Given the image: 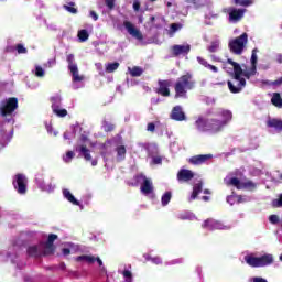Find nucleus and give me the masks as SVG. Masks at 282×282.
<instances>
[{
	"instance_id": "1",
	"label": "nucleus",
	"mask_w": 282,
	"mask_h": 282,
	"mask_svg": "<svg viewBox=\"0 0 282 282\" xmlns=\"http://www.w3.org/2000/svg\"><path fill=\"white\" fill-rule=\"evenodd\" d=\"M226 63L234 67V79L236 83H239V86L235 88V83H232L231 80H228L227 82L228 89L231 94H241V91H243V87H246V78L250 80V78H252V76L257 74V67L251 66L250 69L243 70V68H241V65H239V63L230 58H228ZM241 76H243L245 78Z\"/></svg>"
},
{
	"instance_id": "2",
	"label": "nucleus",
	"mask_w": 282,
	"mask_h": 282,
	"mask_svg": "<svg viewBox=\"0 0 282 282\" xmlns=\"http://www.w3.org/2000/svg\"><path fill=\"white\" fill-rule=\"evenodd\" d=\"M196 82L193 79V74L187 73L182 75L174 84L175 98H186L188 91L195 89Z\"/></svg>"
},
{
	"instance_id": "3",
	"label": "nucleus",
	"mask_w": 282,
	"mask_h": 282,
	"mask_svg": "<svg viewBox=\"0 0 282 282\" xmlns=\"http://www.w3.org/2000/svg\"><path fill=\"white\" fill-rule=\"evenodd\" d=\"M245 261L250 268H265L274 263V257H272V254L257 257L254 253H250L245 256Z\"/></svg>"
},
{
	"instance_id": "4",
	"label": "nucleus",
	"mask_w": 282,
	"mask_h": 282,
	"mask_svg": "<svg viewBox=\"0 0 282 282\" xmlns=\"http://www.w3.org/2000/svg\"><path fill=\"white\" fill-rule=\"evenodd\" d=\"M246 45H248V33H242L240 36L229 41V52L236 56H241L243 50H246Z\"/></svg>"
},
{
	"instance_id": "5",
	"label": "nucleus",
	"mask_w": 282,
	"mask_h": 282,
	"mask_svg": "<svg viewBox=\"0 0 282 282\" xmlns=\"http://www.w3.org/2000/svg\"><path fill=\"white\" fill-rule=\"evenodd\" d=\"M19 109V99L15 97H10L7 99L6 104L1 106L0 113L3 118L6 116H11V113H14Z\"/></svg>"
},
{
	"instance_id": "6",
	"label": "nucleus",
	"mask_w": 282,
	"mask_h": 282,
	"mask_svg": "<svg viewBox=\"0 0 282 282\" xmlns=\"http://www.w3.org/2000/svg\"><path fill=\"white\" fill-rule=\"evenodd\" d=\"M12 184L19 195L28 193V177L24 174H17Z\"/></svg>"
},
{
	"instance_id": "7",
	"label": "nucleus",
	"mask_w": 282,
	"mask_h": 282,
	"mask_svg": "<svg viewBox=\"0 0 282 282\" xmlns=\"http://www.w3.org/2000/svg\"><path fill=\"white\" fill-rule=\"evenodd\" d=\"M229 184L231 186H235L238 191H254L257 188V184L252 181H245L241 182L239 178L237 177H231L229 180Z\"/></svg>"
},
{
	"instance_id": "8",
	"label": "nucleus",
	"mask_w": 282,
	"mask_h": 282,
	"mask_svg": "<svg viewBox=\"0 0 282 282\" xmlns=\"http://www.w3.org/2000/svg\"><path fill=\"white\" fill-rule=\"evenodd\" d=\"M68 63V69L73 76V83H80L84 80V77L78 74V65L74 63L75 57L74 54H68L66 57Z\"/></svg>"
},
{
	"instance_id": "9",
	"label": "nucleus",
	"mask_w": 282,
	"mask_h": 282,
	"mask_svg": "<svg viewBox=\"0 0 282 282\" xmlns=\"http://www.w3.org/2000/svg\"><path fill=\"white\" fill-rule=\"evenodd\" d=\"M203 228H206L207 230H230V226L224 225L221 221L215 219L205 220Z\"/></svg>"
},
{
	"instance_id": "10",
	"label": "nucleus",
	"mask_w": 282,
	"mask_h": 282,
	"mask_svg": "<svg viewBox=\"0 0 282 282\" xmlns=\"http://www.w3.org/2000/svg\"><path fill=\"white\" fill-rule=\"evenodd\" d=\"M246 12H248L247 9H237V8H229L228 9V14H229V21L231 23H239V21H241V19H243V17L246 15Z\"/></svg>"
},
{
	"instance_id": "11",
	"label": "nucleus",
	"mask_w": 282,
	"mask_h": 282,
	"mask_svg": "<svg viewBox=\"0 0 282 282\" xmlns=\"http://www.w3.org/2000/svg\"><path fill=\"white\" fill-rule=\"evenodd\" d=\"M28 254L30 257H47L50 253L45 252V242H42L40 245H33L28 248Z\"/></svg>"
},
{
	"instance_id": "12",
	"label": "nucleus",
	"mask_w": 282,
	"mask_h": 282,
	"mask_svg": "<svg viewBox=\"0 0 282 282\" xmlns=\"http://www.w3.org/2000/svg\"><path fill=\"white\" fill-rule=\"evenodd\" d=\"M159 88L156 89V94L163 96L164 98H169L171 96V80L170 79H160L158 82Z\"/></svg>"
},
{
	"instance_id": "13",
	"label": "nucleus",
	"mask_w": 282,
	"mask_h": 282,
	"mask_svg": "<svg viewBox=\"0 0 282 282\" xmlns=\"http://www.w3.org/2000/svg\"><path fill=\"white\" fill-rule=\"evenodd\" d=\"M123 28H126L128 34H130V36H133V39H137L138 41L144 40V35H142V32L137 29L130 21H124Z\"/></svg>"
},
{
	"instance_id": "14",
	"label": "nucleus",
	"mask_w": 282,
	"mask_h": 282,
	"mask_svg": "<svg viewBox=\"0 0 282 282\" xmlns=\"http://www.w3.org/2000/svg\"><path fill=\"white\" fill-rule=\"evenodd\" d=\"M195 127L200 133H206L210 131V119L198 117V120L195 121Z\"/></svg>"
},
{
	"instance_id": "15",
	"label": "nucleus",
	"mask_w": 282,
	"mask_h": 282,
	"mask_svg": "<svg viewBox=\"0 0 282 282\" xmlns=\"http://www.w3.org/2000/svg\"><path fill=\"white\" fill-rule=\"evenodd\" d=\"M177 181L180 182V184H184L185 182H191V180H193V177H195V173H193V171L191 170H186V169H181L176 175Z\"/></svg>"
},
{
	"instance_id": "16",
	"label": "nucleus",
	"mask_w": 282,
	"mask_h": 282,
	"mask_svg": "<svg viewBox=\"0 0 282 282\" xmlns=\"http://www.w3.org/2000/svg\"><path fill=\"white\" fill-rule=\"evenodd\" d=\"M212 159H213V154H198L189 158L188 162L194 166H199L202 164H205V162H208V160H212Z\"/></svg>"
},
{
	"instance_id": "17",
	"label": "nucleus",
	"mask_w": 282,
	"mask_h": 282,
	"mask_svg": "<svg viewBox=\"0 0 282 282\" xmlns=\"http://www.w3.org/2000/svg\"><path fill=\"white\" fill-rule=\"evenodd\" d=\"M171 52L175 57L182 56V54L183 55L188 54L191 52V44H186V45L175 44L171 47Z\"/></svg>"
},
{
	"instance_id": "18",
	"label": "nucleus",
	"mask_w": 282,
	"mask_h": 282,
	"mask_svg": "<svg viewBox=\"0 0 282 282\" xmlns=\"http://www.w3.org/2000/svg\"><path fill=\"white\" fill-rule=\"evenodd\" d=\"M171 119L176 122H184L186 120V115L182 110V106H175L171 112Z\"/></svg>"
},
{
	"instance_id": "19",
	"label": "nucleus",
	"mask_w": 282,
	"mask_h": 282,
	"mask_svg": "<svg viewBox=\"0 0 282 282\" xmlns=\"http://www.w3.org/2000/svg\"><path fill=\"white\" fill-rule=\"evenodd\" d=\"M56 239H58V236L57 235H54V234H50L48 235V238H47V241L44 242V252L46 254H54V241H56Z\"/></svg>"
},
{
	"instance_id": "20",
	"label": "nucleus",
	"mask_w": 282,
	"mask_h": 282,
	"mask_svg": "<svg viewBox=\"0 0 282 282\" xmlns=\"http://www.w3.org/2000/svg\"><path fill=\"white\" fill-rule=\"evenodd\" d=\"M226 127V122H223L219 119H209V132L219 133Z\"/></svg>"
},
{
	"instance_id": "21",
	"label": "nucleus",
	"mask_w": 282,
	"mask_h": 282,
	"mask_svg": "<svg viewBox=\"0 0 282 282\" xmlns=\"http://www.w3.org/2000/svg\"><path fill=\"white\" fill-rule=\"evenodd\" d=\"M267 127L269 129H274L279 133H281L282 132V120L281 119H276V118H270L267 121Z\"/></svg>"
},
{
	"instance_id": "22",
	"label": "nucleus",
	"mask_w": 282,
	"mask_h": 282,
	"mask_svg": "<svg viewBox=\"0 0 282 282\" xmlns=\"http://www.w3.org/2000/svg\"><path fill=\"white\" fill-rule=\"evenodd\" d=\"M76 261H82L84 263H97L102 268V260L94 256H79L76 258Z\"/></svg>"
},
{
	"instance_id": "23",
	"label": "nucleus",
	"mask_w": 282,
	"mask_h": 282,
	"mask_svg": "<svg viewBox=\"0 0 282 282\" xmlns=\"http://www.w3.org/2000/svg\"><path fill=\"white\" fill-rule=\"evenodd\" d=\"M75 151H77L78 153H80V155L84 156V160H86V162H91V152L89 151V149L87 148V145L82 144V145H77L75 148Z\"/></svg>"
},
{
	"instance_id": "24",
	"label": "nucleus",
	"mask_w": 282,
	"mask_h": 282,
	"mask_svg": "<svg viewBox=\"0 0 282 282\" xmlns=\"http://www.w3.org/2000/svg\"><path fill=\"white\" fill-rule=\"evenodd\" d=\"M141 192L143 193V195H151V193H153V183L151 182V180L147 178V176L143 177Z\"/></svg>"
},
{
	"instance_id": "25",
	"label": "nucleus",
	"mask_w": 282,
	"mask_h": 282,
	"mask_svg": "<svg viewBox=\"0 0 282 282\" xmlns=\"http://www.w3.org/2000/svg\"><path fill=\"white\" fill-rule=\"evenodd\" d=\"M63 196L65 199H67V202L73 204V206H80V202H78V199H76V197L72 195V192H69V189H63Z\"/></svg>"
},
{
	"instance_id": "26",
	"label": "nucleus",
	"mask_w": 282,
	"mask_h": 282,
	"mask_svg": "<svg viewBox=\"0 0 282 282\" xmlns=\"http://www.w3.org/2000/svg\"><path fill=\"white\" fill-rule=\"evenodd\" d=\"M197 62L199 63V65H203V67H206V69H210V72H213L214 74H217V72H219V68H217V66L209 64L208 61L204 59V57L198 56Z\"/></svg>"
},
{
	"instance_id": "27",
	"label": "nucleus",
	"mask_w": 282,
	"mask_h": 282,
	"mask_svg": "<svg viewBox=\"0 0 282 282\" xmlns=\"http://www.w3.org/2000/svg\"><path fill=\"white\" fill-rule=\"evenodd\" d=\"M218 116H221L223 120H220V122H225V127H226V124H228V122H230V120H232V111H230V110L221 109L218 112Z\"/></svg>"
},
{
	"instance_id": "28",
	"label": "nucleus",
	"mask_w": 282,
	"mask_h": 282,
	"mask_svg": "<svg viewBox=\"0 0 282 282\" xmlns=\"http://www.w3.org/2000/svg\"><path fill=\"white\" fill-rule=\"evenodd\" d=\"M53 113L57 116L58 118H65L67 116V109H62L61 106H52Z\"/></svg>"
},
{
	"instance_id": "29",
	"label": "nucleus",
	"mask_w": 282,
	"mask_h": 282,
	"mask_svg": "<svg viewBox=\"0 0 282 282\" xmlns=\"http://www.w3.org/2000/svg\"><path fill=\"white\" fill-rule=\"evenodd\" d=\"M203 186H204V183H202V181L194 185L193 192H192V199H197V196L199 195V193H202Z\"/></svg>"
},
{
	"instance_id": "30",
	"label": "nucleus",
	"mask_w": 282,
	"mask_h": 282,
	"mask_svg": "<svg viewBox=\"0 0 282 282\" xmlns=\"http://www.w3.org/2000/svg\"><path fill=\"white\" fill-rule=\"evenodd\" d=\"M116 151H117L118 160H120V162H122V160H124V158H127V148L124 145H119L116 148Z\"/></svg>"
},
{
	"instance_id": "31",
	"label": "nucleus",
	"mask_w": 282,
	"mask_h": 282,
	"mask_svg": "<svg viewBox=\"0 0 282 282\" xmlns=\"http://www.w3.org/2000/svg\"><path fill=\"white\" fill-rule=\"evenodd\" d=\"M63 9L70 14H78V9L76 8V2H68V4H64Z\"/></svg>"
},
{
	"instance_id": "32",
	"label": "nucleus",
	"mask_w": 282,
	"mask_h": 282,
	"mask_svg": "<svg viewBox=\"0 0 282 282\" xmlns=\"http://www.w3.org/2000/svg\"><path fill=\"white\" fill-rule=\"evenodd\" d=\"M234 6H240L241 8H250L253 6L254 0H234Z\"/></svg>"
},
{
	"instance_id": "33",
	"label": "nucleus",
	"mask_w": 282,
	"mask_h": 282,
	"mask_svg": "<svg viewBox=\"0 0 282 282\" xmlns=\"http://www.w3.org/2000/svg\"><path fill=\"white\" fill-rule=\"evenodd\" d=\"M142 74H144V70L140 66H133L132 69H130V76H132V78H138Z\"/></svg>"
},
{
	"instance_id": "34",
	"label": "nucleus",
	"mask_w": 282,
	"mask_h": 282,
	"mask_svg": "<svg viewBox=\"0 0 282 282\" xmlns=\"http://www.w3.org/2000/svg\"><path fill=\"white\" fill-rule=\"evenodd\" d=\"M271 102L272 105H274V107H282V98H281V94L279 93H274L273 97L271 98Z\"/></svg>"
},
{
	"instance_id": "35",
	"label": "nucleus",
	"mask_w": 282,
	"mask_h": 282,
	"mask_svg": "<svg viewBox=\"0 0 282 282\" xmlns=\"http://www.w3.org/2000/svg\"><path fill=\"white\" fill-rule=\"evenodd\" d=\"M177 218L183 221H193V219H195V214L182 213L178 214Z\"/></svg>"
},
{
	"instance_id": "36",
	"label": "nucleus",
	"mask_w": 282,
	"mask_h": 282,
	"mask_svg": "<svg viewBox=\"0 0 282 282\" xmlns=\"http://www.w3.org/2000/svg\"><path fill=\"white\" fill-rule=\"evenodd\" d=\"M102 129L106 133H111V131H113L116 129V124H113L109 121H104Z\"/></svg>"
},
{
	"instance_id": "37",
	"label": "nucleus",
	"mask_w": 282,
	"mask_h": 282,
	"mask_svg": "<svg viewBox=\"0 0 282 282\" xmlns=\"http://www.w3.org/2000/svg\"><path fill=\"white\" fill-rule=\"evenodd\" d=\"M80 43H85V41H87L89 39V33L87 32V30L83 29L80 31H78L77 34Z\"/></svg>"
},
{
	"instance_id": "38",
	"label": "nucleus",
	"mask_w": 282,
	"mask_h": 282,
	"mask_svg": "<svg viewBox=\"0 0 282 282\" xmlns=\"http://www.w3.org/2000/svg\"><path fill=\"white\" fill-rule=\"evenodd\" d=\"M119 67H120V63H118V62L110 63L107 65L106 72L108 74H113V72H116V69H118Z\"/></svg>"
},
{
	"instance_id": "39",
	"label": "nucleus",
	"mask_w": 282,
	"mask_h": 282,
	"mask_svg": "<svg viewBox=\"0 0 282 282\" xmlns=\"http://www.w3.org/2000/svg\"><path fill=\"white\" fill-rule=\"evenodd\" d=\"M172 194L171 192H165L161 198L162 206H167L169 202H171Z\"/></svg>"
},
{
	"instance_id": "40",
	"label": "nucleus",
	"mask_w": 282,
	"mask_h": 282,
	"mask_svg": "<svg viewBox=\"0 0 282 282\" xmlns=\"http://www.w3.org/2000/svg\"><path fill=\"white\" fill-rule=\"evenodd\" d=\"M208 52H210V54H215V52H217V50H219V41H214L210 43V45L207 47Z\"/></svg>"
},
{
	"instance_id": "41",
	"label": "nucleus",
	"mask_w": 282,
	"mask_h": 282,
	"mask_svg": "<svg viewBox=\"0 0 282 282\" xmlns=\"http://www.w3.org/2000/svg\"><path fill=\"white\" fill-rule=\"evenodd\" d=\"M35 76H37V78H43V76H45V70L43 69V67H35Z\"/></svg>"
},
{
	"instance_id": "42",
	"label": "nucleus",
	"mask_w": 282,
	"mask_h": 282,
	"mask_svg": "<svg viewBox=\"0 0 282 282\" xmlns=\"http://www.w3.org/2000/svg\"><path fill=\"white\" fill-rule=\"evenodd\" d=\"M257 48H254L251 54V67H257Z\"/></svg>"
},
{
	"instance_id": "43",
	"label": "nucleus",
	"mask_w": 282,
	"mask_h": 282,
	"mask_svg": "<svg viewBox=\"0 0 282 282\" xmlns=\"http://www.w3.org/2000/svg\"><path fill=\"white\" fill-rule=\"evenodd\" d=\"M272 206H273L274 208H281V207H282V194L279 196L278 199H274V200L272 202Z\"/></svg>"
},
{
	"instance_id": "44",
	"label": "nucleus",
	"mask_w": 282,
	"mask_h": 282,
	"mask_svg": "<svg viewBox=\"0 0 282 282\" xmlns=\"http://www.w3.org/2000/svg\"><path fill=\"white\" fill-rule=\"evenodd\" d=\"M189 6L195 8H202V0H185Z\"/></svg>"
},
{
	"instance_id": "45",
	"label": "nucleus",
	"mask_w": 282,
	"mask_h": 282,
	"mask_svg": "<svg viewBox=\"0 0 282 282\" xmlns=\"http://www.w3.org/2000/svg\"><path fill=\"white\" fill-rule=\"evenodd\" d=\"M18 54H28V48L23 44H18L15 47Z\"/></svg>"
},
{
	"instance_id": "46",
	"label": "nucleus",
	"mask_w": 282,
	"mask_h": 282,
	"mask_svg": "<svg viewBox=\"0 0 282 282\" xmlns=\"http://www.w3.org/2000/svg\"><path fill=\"white\" fill-rule=\"evenodd\" d=\"M52 107H61V97L55 96L51 98Z\"/></svg>"
},
{
	"instance_id": "47",
	"label": "nucleus",
	"mask_w": 282,
	"mask_h": 282,
	"mask_svg": "<svg viewBox=\"0 0 282 282\" xmlns=\"http://www.w3.org/2000/svg\"><path fill=\"white\" fill-rule=\"evenodd\" d=\"M105 3L108 10H113V8H116V0H105Z\"/></svg>"
},
{
	"instance_id": "48",
	"label": "nucleus",
	"mask_w": 282,
	"mask_h": 282,
	"mask_svg": "<svg viewBox=\"0 0 282 282\" xmlns=\"http://www.w3.org/2000/svg\"><path fill=\"white\" fill-rule=\"evenodd\" d=\"M269 221H270L271 224H280V225H281V219H280L276 215H271V216L269 217Z\"/></svg>"
},
{
	"instance_id": "49",
	"label": "nucleus",
	"mask_w": 282,
	"mask_h": 282,
	"mask_svg": "<svg viewBox=\"0 0 282 282\" xmlns=\"http://www.w3.org/2000/svg\"><path fill=\"white\" fill-rule=\"evenodd\" d=\"M74 151H68L66 152V158H64L65 162H72V160H74Z\"/></svg>"
},
{
	"instance_id": "50",
	"label": "nucleus",
	"mask_w": 282,
	"mask_h": 282,
	"mask_svg": "<svg viewBox=\"0 0 282 282\" xmlns=\"http://www.w3.org/2000/svg\"><path fill=\"white\" fill-rule=\"evenodd\" d=\"M147 260L152 261V263H155V265H160V263H162V259L160 257L147 258Z\"/></svg>"
},
{
	"instance_id": "51",
	"label": "nucleus",
	"mask_w": 282,
	"mask_h": 282,
	"mask_svg": "<svg viewBox=\"0 0 282 282\" xmlns=\"http://www.w3.org/2000/svg\"><path fill=\"white\" fill-rule=\"evenodd\" d=\"M236 202H237V195H230L227 197V203L230 204V206H234Z\"/></svg>"
},
{
	"instance_id": "52",
	"label": "nucleus",
	"mask_w": 282,
	"mask_h": 282,
	"mask_svg": "<svg viewBox=\"0 0 282 282\" xmlns=\"http://www.w3.org/2000/svg\"><path fill=\"white\" fill-rule=\"evenodd\" d=\"M140 0H133V4H132V8L134 10V12H140Z\"/></svg>"
},
{
	"instance_id": "53",
	"label": "nucleus",
	"mask_w": 282,
	"mask_h": 282,
	"mask_svg": "<svg viewBox=\"0 0 282 282\" xmlns=\"http://www.w3.org/2000/svg\"><path fill=\"white\" fill-rule=\"evenodd\" d=\"M170 28H171V32H177V30L182 29V24H180V23H172Z\"/></svg>"
},
{
	"instance_id": "54",
	"label": "nucleus",
	"mask_w": 282,
	"mask_h": 282,
	"mask_svg": "<svg viewBox=\"0 0 282 282\" xmlns=\"http://www.w3.org/2000/svg\"><path fill=\"white\" fill-rule=\"evenodd\" d=\"M249 282H268V280L261 278V276H254L249 279Z\"/></svg>"
},
{
	"instance_id": "55",
	"label": "nucleus",
	"mask_w": 282,
	"mask_h": 282,
	"mask_svg": "<svg viewBox=\"0 0 282 282\" xmlns=\"http://www.w3.org/2000/svg\"><path fill=\"white\" fill-rule=\"evenodd\" d=\"M147 131H150V133H155V123H148Z\"/></svg>"
},
{
	"instance_id": "56",
	"label": "nucleus",
	"mask_w": 282,
	"mask_h": 282,
	"mask_svg": "<svg viewBox=\"0 0 282 282\" xmlns=\"http://www.w3.org/2000/svg\"><path fill=\"white\" fill-rule=\"evenodd\" d=\"M152 163L153 164H162V156H153Z\"/></svg>"
},
{
	"instance_id": "57",
	"label": "nucleus",
	"mask_w": 282,
	"mask_h": 282,
	"mask_svg": "<svg viewBox=\"0 0 282 282\" xmlns=\"http://www.w3.org/2000/svg\"><path fill=\"white\" fill-rule=\"evenodd\" d=\"M123 276H124V279H127V281H131V271H128V270H126V271H123Z\"/></svg>"
},
{
	"instance_id": "58",
	"label": "nucleus",
	"mask_w": 282,
	"mask_h": 282,
	"mask_svg": "<svg viewBox=\"0 0 282 282\" xmlns=\"http://www.w3.org/2000/svg\"><path fill=\"white\" fill-rule=\"evenodd\" d=\"M236 202L237 204H243V202H246V198H243V196L241 195H236Z\"/></svg>"
},
{
	"instance_id": "59",
	"label": "nucleus",
	"mask_w": 282,
	"mask_h": 282,
	"mask_svg": "<svg viewBox=\"0 0 282 282\" xmlns=\"http://www.w3.org/2000/svg\"><path fill=\"white\" fill-rule=\"evenodd\" d=\"M90 17L94 19V21H98V13H96V11H90Z\"/></svg>"
},
{
	"instance_id": "60",
	"label": "nucleus",
	"mask_w": 282,
	"mask_h": 282,
	"mask_svg": "<svg viewBox=\"0 0 282 282\" xmlns=\"http://www.w3.org/2000/svg\"><path fill=\"white\" fill-rule=\"evenodd\" d=\"M62 252H63L64 257H67L68 254H70L72 251L69 249H67V248H64L62 250Z\"/></svg>"
},
{
	"instance_id": "61",
	"label": "nucleus",
	"mask_w": 282,
	"mask_h": 282,
	"mask_svg": "<svg viewBox=\"0 0 282 282\" xmlns=\"http://www.w3.org/2000/svg\"><path fill=\"white\" fill-rule=\"evenodd\" d=\"M52 65H56V59L48 61V67H52Z\"/></svg>"
},
{
	"instance_id": "62",
	"label": "nucleus",
	"mask_w": 282,
	"mask_h": 282,
	"mask_svg": "<svg viewBox=\"0 0 282 282\" xmlns=\"http://www.w3.org/2000/svg\"><path fill=\"white\" fill-rule=\"evenodd\" d=\"M276 62L282 64V54H279L278 57H276Z\"/></svg>"
},
{
	"instance_id": "63",
	"label": "nucleus",
	"mask_w": 282,
	"mask_h": 282,
	"mask_svg": "<svg viewBox=\"0 0 282 282\" xmlns=\"http://www.w3.org/2000/svg\"><path fill=\"white\" fill-rule=\"evenodd\" d=\"M111 144V140H107L105 143H104V147H110Z\"/></svg>"
},
{
	"instance_id": "64",
	"label": "nucleus",
	"mask_w": 282,
	"mask_h": 282,
	"mask_svg": "<svg viewBox=\"0 0 282 282\" xmlns=\"http://www.w3.org/2000/svg\"><path fill=\"white\" fill-rule=\"evenodd\" d=\"M98 165V160H93L91 161V166H97Z\"/></svg>"
}]
</instances>
